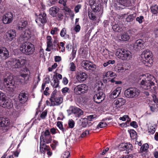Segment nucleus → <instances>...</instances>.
Here are the masks:
<instances>
[{
	"label": "nucleus",
	"instance_id": "obj_56",
	"mask_svg": "<svg viewBox=\"0 0 158 158\" xmlns=\"http://www.w3.org/2000/svg\"><path fill=\"white\" fill-rule=\"evenodd\" d=\"M130 125L134 128H136L138 127L137 122L135 121L131 122L130 123Z\"/></svg>",
	"mask_w": 158,
	"mask_h": 158
},
{
	"label": "nucleus",
	"instance_id": "obj_14",
	"mask_svg": "<svg viewBox=\"0 0 158 158\" xmlns=\"http://www.w3.org/2000/svg\"><path fill=\"white\" fill-rule=\"evenodd\" d=\"M0 106L8 109L12 108L13 106L12 99H0Z\"/></svg>",
	"mask_w": 158,
	"mask_h": 158
},
{
	"label": "nucleus",
	"instance_id": "obj_64",
	"mask_svg": "<svg viewBox=\"0 0 158 158\" xmlns=\"http://www.w3.org/2000/svg\"><path fill=\"white\" fill-rule=\"evenodd\" d=\"M110 71H109L107 72L106 73H105L103 74V77L104 78H105L106 77L109 78L110 77Z\"/></svg>",
	"mask_w": 158,
	"mask_h": 158
},
{
	"label": "nucleus",
	"instance_id": "obj_3",
	"mask_svg": "<svg viewBox=\"0 0 158 158\" xmlns=\"http://www.w3.org/2000/svg\"><path fill=\"white\" fill-rule=\"evenodd\" d=\"M153 77L149 74H143L140 76L142 79L140 82L141 87L145 89H150L151 86L154 85V83L152 81Z\"/></svg>",
	"mask_w": 158,
	"mask_h": 158
},
{
	"label": "nucleus",
	"instance_id": "obj_43",
	"mask_svg": "<svg viewBox=\"0 0 158 158\" xmlns=\"http://www.w3.org/2000/svg\"><path fill=\"white\" fill-rule=\"evenodd\" d=\"M57 126L63 132L65 131L66 130L64 128L62 124V122L58 121L57 123Z\"/></svg>",
	"mask_w": 158,
	"mask_h": 158
},
{
	"label": "nucleus",
	"instance_id": "obj_19",
	"mask_svg": "<svg viewBox=\"0 0 158 158\" xmlns=\"http://www.w3.org/2000/svg\"><path fill=\"white\" fill-rule=\"evenodd\" d=\"M150 101L148 104L150 110L152 112H155L158 108V99H151Z\"/></svg>",
	"mask_w": 158,
	"mask_h": 158
},
{
	"label": "nucleus",
	"instance_id": "obj_24",
	"mask_svg": "<svg viewBox=\"0 0 158 158\" xmlns=\"http://www.w3.org/2000/svg\"><path fill=\"white\" fill-rule=\"evenodd\" d=\"M121 89V87L117 88L112 93L110 96V98L113 99H115L117 98L120 94Z\"/></svg>",
	"mask_w": 158,
	"mask_h": 158
},
{
	"label": "nucleus",
	"instance_id": "obj_46",
	"mask_svg": "<svg viewBox=\"0 0 158 158\" xmlns=\"http://www.w3.org/2000/svg\"><path fill=\"white\" fill-rule=\"evenodd\" d=\"M75 122L72 119L69 120L68 121V126L69 128H72L75 126Z\"/></svg>",
	"mask_w": 158,
	"mask_h": 158
},
{
	"label": "nucleus",
	"instance_id": "obj_41",
	"mask_svg": "<svg viewBox=\"0 0 158 158\" xmlns=\"http://www.w3.org/2000/svg\"><path fill=\"white\" fill-rule=\"evenodd\" d=\"M97 115L95 114H92L87 116V119L89 121H92L95 120L96 118Z\"/></svg>",
	"mask_w": 158,
	"mask_h": 158
},
{
	"label": "nucleus",
	"instance_id": "obj_51",
	"mask_svg": "<svg viewBox=\"0 0 158 158\" xmlns=\"http://www.w3.org/2000/svg\"><path fill=\"white\" fill-rule=\"evenodd\" d=\"M77 50L76 48H73L72 50V52L71 54V57L70 59H72L73 60L75 57Z\"/></svg>",
	"mask_w": 158,
	"mask_h": 158
},
{
	"label": "nucleus",
	"instance_id": "obj_10",
	"mask_svg": "<svg viewBox=\"0 0 158 158\" xmlns=\"http://www.w3.org/2000/svg\"><path fill=\"white\" fill-rule=\"evenodd\" d=\"M102 83L101 82H98L96 84V87H98L97 91L94 92L93 99H104L105 94L102 92L100 91L101 89Z\"/></svg>",
	"mask_w": 158,
	"mask_h": 158
},
{
	"label": "nucleus",
	"instance_id": "obj_13",
	"mask_svg": "<svg viewBox=\"0 0 158 158\" xmlns=\"http://www.w3.org/2000/svg\"><path fill=\"white\" fill-rule=\"evenodd\" d=\"M36 23L39 26L44 24L47 22L46 15L44 13L40 14L35 19Z\"/></svg>",
	"mask_w": 158,
	"mask_h": 158
},
{
	"label": "nucleus",
	"instance_id": "obj_40",
	"mask_svg": "<svg viewBox=\"0 0 158 158\" xmlns=\"http://www.w3.org/2000/svg\"><path fill=\"white\" fill-rule=\"evenodd\" d=\"M151 11L153 14L158 13V6L156 5L152 6L151 8Z\"/></svg>",
	"mask_w": 158,
	"mask_h": 158
},
{
	"label": "nucleus",
	"instance_id": "obj_62",
	"mask_svg": "<svg viewBox=\"0 0 158 158\" xmlns=\"http://www.w3.org/2000/svg\"><path fill=\"white\" fill-rule=\"evenodd\" d=\"M55 79H56L57 80L58 79H60L62 78V76L61 75L56 73L55 75H54Z\"/></svg>",
	"mask_w": 158,
	"mask_h": 158
},
{
	"label": "nucleus",
	"instance_id": "obj_42",
	"mask_svg": "<svg viewBox=\"0 0 158 158\" xmlns=\"http://www.w3.org/2000/svg\"><path fill=\"white\" fill-rule=\"evenodd\" d=\"M60 35L61 37L64 38H66L67 35L66 29L65 28H63L60 31Z\"/></svg>",
	"mask_w": 158,
	"mask_h": 158
},
{
	"label": "nucleus",
	"instance_id": "obj_54",
	"mask_svg": "<svg viewBox=\"0 0 158 158\" xmlns=\"http://www.w3.org/2000/svg\"><path fill=\"white\" fill-rule=\"evenodd\" d=\"M88 16L89 18L91 20H94L96 19V16L95 15L91 12L88 13Z\"/></svg>",
	"mask_w": 158,
	"mask_h": 158
},
{
	"label": "nucleus",
	"instance_id": "obj_32",
	"mask_svg": "<svg viewBox=\"0 0 158 158\" xmlns=\"http://www.w3.org/2000/svg\"><path fill=\"white\" fill-rule=\"evenodd\" d=\"M112 28L114 31L117 32H121L124 29L123 27H120L117 24L113 25L112 27Z\"/></svg>",
	"mask_w": 158,
	"mask_h": 158
},
{
	"label": "nucleus",
	"instance_id": "obj_27",
	"mask_svg": "<svg viewBox=\"0 0 158 158\" xmlns=\"http://www.w3.org/2000/svg\"><path fill=\"white\" fill-rule=\"evenodd\" d=\"M59 10V8L56 6H53L51 7L49 10L50 14L53 17L56 16L57 13Z\"/></svg>",
	"mask_w": 158,
	"mask_h": 158
},
{
	"label": "nucleus",
	"instance_id": "obj_1",
	"mask_svg": "<svg viewBox=\"0 0 158 158\" xmlns=\"http://www.w3.org/2000/svg\"><path fill=\"white\" fill-rule=\"evenodd\" d=\"M27 24V22L23 19L18 22L16 26V29L23 31L19 38V40L21 41L27 40L30 36V32L26 29Z\"/></svg>",
	"mask_w": 158,
	"mask_h": 158
},
{
	"label": "nucleus",
	"instance_id": "obj_50",
	"mask_svg": "<svg viewBox=\"0 0 158 158\" xmlns=\"http://www.w3.org/2000/svg\"><path fill=\"white\" fill-rule=\"evenodd\" d=\"M70 70L71 71H74L76 69V67L73 62H71L70 64Z\"/></svg>",
	"mask_w": 158,
	"mask_h": 158
},
{
	"label": "nucleus",
	"instance_id": "obj_6",
	"mask_svg": "<svg viewBox=\"0 0 158 158\" xmlns=\"http://www.w3.org/2000/svg\"><path fill=\"white\" fill-rule=\"evenodd\" d=\"M152 52L148 50H145L141 55L143 63L146 66H151L153 64Z\"/></svg>",
	"mask_w": 158,
	"mask_h": 158
},
{
	"label": "nucleus",
	"instance_id": "obj_35",
	"mask_svg": "<svg viewBox=\"0 0 158 158\" xmlns=\"http://www.w3.org/2000/svg\"><path fill=\"white\" fill-rule=\"evenodd\" d=\"M107 118H105L102 120V121L99 123L97 126V128H101L107 126V123L104 122L105 120H107Z\"/></svg>",
	"mask_w": 158,
	"mask_h": 158
},
{
	"label": "nucleus",
	"instance_id": "obj_11",
	"mask_svg": "<svg viewBox=\"0 0 158 158\" xmlns=\"http://www.w3.org/2000/svg\"><path fill=\"white\" fill-rule=\"evenodd\" d=\"M88 89V87L86 85L82 84L78 85L74 89V92L77 94H80L81 93H86Z\"/></svg>",
	"mask_w": 158,
	"mask_h": 158
},
{
	"label": "nucleus",
	"instance_id": "obj_52",
	"mask_svg": "<svg viewBox=\"0 0 158 158\" xmlns=\"http://www.w3.org/2000/svg\"><path fill=\"white\" fill-rule=\"evenodd\" d=\"M47 114V111L46 110L43 111L40 115V117L43 119L45 118Z\"/></svg>",
	"mask_w": 158,
	"mask_h": 158
},
{
	"label": "nucleus",
	"instance_id": "obj_47",
	"mask_svg": "<svg viewBox=\"0 0 158 158\" xmlns=\"http://www.w3.org/2000/svg\"><path fill=\"white\" fill-rule=\"evenodd\" d=\"M81 125L83 127H85L88 125V122L86 118H84L81 122Z\"/></svg>",
	"mask_w": 158,
	"mask_h": 158
},
{
	"label": "nucleus",
	"instance_id": "obj_22",
	"mask_svg": "<svg viewBox=\"0 0 158 158\" xmlns=\"http://www.w3.org/2000/svg\"><path fill=\"white\" fill-rule=\"evenodd\" d=\"M8 50L5 48H0V59H6L9 57Z\"/></svg>",
	"mask_w": 158,
	"mask_h": 158
},
{
	"label": "nucleus",
	"instance_id": "obj_33",
	"mask_svg": "<svg viewBox=\"0 0 158 158\" xmlns=\"http://www.w3.org/2000/svg\"><path fill=\"white\" fill-rule=\"evenodd\" d=\"M52 136L50 135L49 136H47V137H46L42 139V141H43V143H45V144L51 143L52 140Z\"/></svg>",
	"mask_w": 158,
	"mask_h": 158
},
{
	"label": "nucleus",
	"instance_id": "obj_5",
	"mask_svg": "<svg viewBox=\"0 0 158 158\" xmlns=\"http://www.w3.org/2000/svg\"><path fill=\"white\" fill-rule=\"evenodd\" d=\"M20 51L27 55L32 54L35 50L34 45L30 42H26L21 44L20 47Z\"/></svg>",
	"mask_w": 158,
	"mask_h": 158
},
{
	"label": "nucleus",
	"instance_id": "obj_49",
	"mask_svg": "<svg viewBox=\"0 0 158 158\" xmlns=\"http://www.w3.org/2000/svg\"><path fill=\"white\" fill-rule=\"evenodd\" d=\"M115 69L116 72L118 73L122 72L123 71H124L125 70V69H124L122 66H117L115 68Z\"/></svg>",
	"mask_w": 158,
	"mask_h": 158
},
{
	"label": "nucleus",
	"instance_id": "obj_12",
	"mask_svg": "<svg viewBox=\"0 0 158 158\" xmlns=\"http://www.w3.org/2000/svg\"><path fill=\"white\" fill-rule=\"evenodd\" d=\"M70 109V110H67L68 112L70 114L72 113L74 114L77 117L79 118L83 114V111L79 108L72 106Z\"/></svg>",
	"mask_w": 158,
	"mask_h": 158
},
{
	"label": "nucleus",
	"instance_id": "obj_63",
	"mask_svg": "<svg viewBox=\"0 0 158 158\" xmlns=\"http://www.w3.org/2000/svg\"><path fill=\"white\" fill-rule=\"evenodd\" d=\"M69 90V88L67 87H65L62 89L61 92L63 94H66L67 92H68Z\"/></svg>",
	"mask_w": 158,
	"mask_h": 158
},
{
	"label": "nucleus",
	"instance_id": "obj_59",
	"mask_svg": "<svg viewBox=\"0 0 158 158\" xmlns=\"http://www.w3.org/2000/svg\"><path fill=\"white\" fill-rule=\"evenodd\" d=\"M134 16H133V14L130 15L126 18V20L127 22H129L131 20H132L134 19Z\"/></svg>",
	"mask_w": 158,
	"mask_h": 158
},
{
	"label": "nucleus",
	"instance_id": "obj_4",
	"mask_svg": "<svg viewBox=\"0 0 158 158\" xmlns=\"http://www.w3.org/2000/svg\"><path fill=\"white\" fill-rule=\"evenodd\" d=\"M25 62V60L23 59H13L6 62L5 67L10 69H19L23 66Z\"/></svg>",
	"mask_w": 158,
	"mask_h": 158
},
{
	"label": "nucleus",
	"instance_id": "obj_25",
	"mask_svg": "<svg viewBox=\"0 0 158 158\" xmlns=\"http://www.w3.org/2000/svg\"><path fill=\"white\" fill-rule=\"evenodd\" d=\"M48 150H50V148L49 146L47 145L45 143H41L40 141V152L43 154H45V153Z\"/></svg>",
	"mask_w": 158,
	"mask_h": 158
},
{
	"label": "nucleus",
	"instance_id": "obj_57",
	"mask_svg": "<svg viewBox=\"0 0 158 158\" xmlns=\"http://www.w3.org/2000/svg\"><path fill=\"white\" fill-rule=\"evenodd\" d=\"M149 132L153 134L156 131V129L153 126L151 127L150 129H148Z\"/></svg>",
	"mask_w": 158,
	"mask_h": 158
},
{
	"label": "nucleus",
	"instance_id": "obj_36",
	"mask_svg": "<svg viewBox=\"0 0 158 158\" xmlns=\"http://www.w3.org/2000/svg\"><path fill=\"white\" fill-rule=\"evenodd\" d=\"M92 9L94 12L99 11L101 9V6L100 5L98 4H95L91 7Z\"/></svg>",
	"mask_w": 158,
	"mask_h": 158
},
{
	"label": "nucleus",
	"instance_id": "obj_2",
	"mask_svg": "<svg viewBox=\"0 0 158 158\" xmlns=\"http://www.w3.org/2000/svg\"><path fill=\"white\" fill-rule=\"evenodd\" d=\"M6 76L7 77L4 78L3 81L0 79V89L6 88L9 92H12L14 89L13 76L11 73H7Z\"/></svg>",
	"mask_w": 158,
	"mask_h": 158
},
{
	"label": "nucleus",
	"instance_id": "obj_44",
	"mask_svg": "<svg viewBox=\"0 0 158 158\" xmlns=\"http://www.w3.org/2000/svg\"><path fill=\"white\" fill-rule=\"evenodd\" d=\"M131 137L132 139H134L136 137V132L134 129H131L130 132Z\"/></svg>",
	"mask_w": 158,
	"mask_h": 158
},
{
	"label": "nucleus",
	"instance_id": "obj_20",
	"mask_svg": "<svg viewBox=\"0 0 158 158\" xmlns=\"http://www.w3.org/2000/svg\"><path fill=\"white\" fill-rule=\"evenodd\" d=\"M143 41L141 40H137L133 44V48L136 51L143 48Z\"/></svg>",
	"mask_w": 158,
	"mask_h": 158
},
{
	"label": "nucleus",
	"instance_id": "obj_31",
	"mask_svg": "<svg viewBox=\"0 0 158 158\" xmlns=\"http://www.w3.org/2000/svg\"><path fill=\"white\" fill-rule=\"evenodd\" d=\"M126 99H119L116 100L114 104L117 107H120L121 106L124 104L126 102Z\"/></svg>",
	"mask_w": 158,
	"mask_h": 158
},
{
	"label": "nucleus",
	"instance_id": "obj_26",
	"mask_svg": "<svg viewBox=\"0 0 158 158\" xmlns=\"http://www.w3.org/2000/svg\"><path fill=\"white\" fill-rule=\"evenodd\" d=\"M23 71L24 73L21 74L20 76L24 78L25 82H26L29 79L30 73L29 70L27 68H24Z\"/></svg>",
	"mask_w": 158,
	"mask_h": 158
},
{
	"label": "nucleus",
	"instance_id": "obj_15",
	"mask_svg": "<svg viewBox=\"0 0 158 158\" xmlns=\"http://www.w3.org/2000/svg\"><path fill=\"white\" fill-rule=\"evenodd\" d=\"M16 34V32L15 30H10L5 34L4 37L7 41H11L15 37Z\"/></svg>",
	"mask_w": 158,
	"mask_h": 158
},
{
	"label": "nucleus",
	"instance_id": "obj_38",
	"mask_svg": "<svg viewBox=\"0 0 158 158\" xmlns=\"http://www.w3.org/2000/svg\"><path fill=\"white\" fill-rule=\"evenodd\" d=\"M47 43L48 48L51 47L52 45V40L51 37L48 36L47 37Z\"/></svg>",
	"mask_w": 158,
	"mask_h": 158
},
{
	"label": "nucleus",
	"instance_id": "obj_37",
	"mask_svg": "<svg viewBox=\"0 0 158 158\" xmlns=\"http://www.w3.org/2000/svg\"><path fill=\"white\" fill-rule=\"evenodd\" d=\"M55 75L53 76V81L51 83L52 85L55 88H56L59 86V81L55 79Z\"/></svg>",
	"mask_w": 158,
	"mask_h": 158
},
{
	"label": "nucleus",
	"instance_id": "obj_16",
	"mask_svg": "<svg viewBox=\"0 0 158 158\" xmlns=\"http://www.w3.org/2000/svg\"><path fill=\"white\" fill-rule=\"evenodd\" d=\"M127 0H117L116 3L114 5V7L116 10L124 9L125 6H127Z\"/></svg>",
	"mask_w": 158,
	"mask_h": 158
},
{
	"label": "nucleus",
	"instance_id": "obj_9",
	"mask_svg": "<svg viewBox=\"0 0 158 158\" xmlns=\"http://www.w3.org/2000/svg\"><path fill=\"white\" fill-rule=\"evenodd\" d=\"M140 93V90L137 89L131 88L125 90L124 95L127 98H136L139 95Z\"/></svg>",
	"mask_w": 158,
	"mask_h": 158
},
{
	"label": "nucleus",
	"instance_id": "obj_53",
	"mask_svg": "<svg viewBox=\"0 0 158 158\" xmlns=\"http://www.w3.org/2000/svg\"><path fill=\"white\" fill-rule=\"evenodd\" d=\"M57 131H59L57 129H55V128L53 127L50 129V131H49L50 133L53 135L57 133V132H56Z\"/></svg>",
	"mask_w": 158,
	"mask_h": 158
},
{
	"label": "nucleus",
	"instance_id": "obj_45",
	"mask_svg": "<svg viewBox=\"0 0 158 158\" xmlns=\"http://www.w3.org/2000/svg\"><path fill=\"white\" fill-rule=\"evenodd\" d=\"M119 119L124 121H125L126 120H127V121H130L131 120V119L128 115H124L122 117H120Z\"/></svg>",
	"mask_w": 158,
	"mask_h": 158
},
{
	"label": "nucleus",
	"instance_id": "obj_23",
	"mask_svg": "<svg viewBox=\"0 0 158 158\" xmlns=\"http://www.w3.org/2000/svg\"><path fill=\"white\" fill-rule=\"evenodd\" d=\"M63 99H49V101H46L47 105L50 106H58L63 102Z\"/></svg>",
	"mask_w": 158,
	"mask_h": 158
},
{
	"label": "nucleus",
	"instance_id": "obj_61",
	"mask_svg": "<svg viewBox=\"0 0 158 158\" xmlns=\"http://www.w3.org/2000/svg\"><path fill=\"white\" fill-rule=\"evenodd\" d=\"M89 130H86L85 131L83 132L81 135L80 137L81 138H83L86 136L87 134H89Z\"/></svg>",
	"mask_w": 158,
	"mask_h": 158
},
{
	"label": "nucleus",
	"instance_id": "obj_60",
	"mask_svg": "<svg viewBox=\"0 0 158 158\" xmlns=\"http://www.w3.org/2000/svg\"><path fill=\"white\" fill-rule=\"evenodd\" d=\"M154 32L156 37H158V25H156L155 27Z\"/></svg>",
	"mask_w": 158,
	"mask_h": 158
},
{
	"label": "nucleus",
	"instance_id": "obj_34",
	"mask_svg": "<svg viewBox=\"0 0 158 158\" xmlns=\"http://www.w3.org/2000/svg\"><path fill=\"white\" fill-rule=\"evenodd\" d=\"M130 38V36L127 33H124L122 34L121 40L123 41H127Z\"/></svg>",
	"mask_w": 158,
	"mask_h": 158
},
{
	"label": "nucleus",
	"instance_id": "obj_39",
	"mask_svg": "<svg viewBox=\"0 0 158 158\" xmlns=\"http://www.w3.org/2000/svg\"><path fill=\"white\" fill-rule=\"evenodd\" d=\"M149 146L148 144L147 143H145L140 148V151L141 152H146L149 148Z\"/></svg>",
	"mask_w": 158,
	"mask_h": 158
},
{
	"label": "nucleus",
	"instance_id": "obj_58",
	"mask_svg": "<svg viewBox=\"0 0 158 158\" xmlns=\"http://www.w3.org/2000/svg\"><path fill=\"white\" fill-rule=\"evenodd\" d=\"M129 122L130 121H127L125 123H123L120 124V126L122 127H126L127 126H129Z\"/></svg>",
	"mask_w": 158,
	"mask_h": 158
},
{
	"label": "nucleus",
	"instance_id": "obj_18",
	"mask_svg": "<svg viewBox=\"0 0 158 158\" xmlns=\"http://www.w3.org/2000/svg\"><path fill=\"white\" fill-rule=\"evenodd\" d=\"M81 64V66L85 67L86 70H94L96 69V66L92 63L88 61L83 60L82 61Z\"/></svg>",
	"mask_w": 158,
	"mask_h": 158
},
{
	"label": "nucleus",
	"instance_id": "obj_30",
	"mask_svg": "<svg viewBox=\"0 0 158 158\" xmlns=\"http://www.w3.org/2000/svg\"><path fill=\"white\" fill-rule=\"evenodd\" d=\"M51 135L48 129H45L44 131L42 132L40 137V141H42V139Z\"/></svg>",
	"mask_w": 158,
	"mask_h": 158
},
{
	"label": "nucleus",
	"instance_id": "obj_48",
	"mask_svg": "<svg viewBox=\"0 0 158 158\" xmlns=\"http://www.w3.org/2000/svg\"><path fill=\"white\" fill-rule=\"evenodd\" d=\"M70 156V153L68 151L64 152L62 154L61 158H69Z\"/></svg>",
	"mask_w": 158,
	"mask_h": 158
},
{
	"label": "nucleus",
	"instance_id": "obj_21",
	"mask_svg": "<svg viewBox=\"0 0 158 158\" xmlns=\"http://www.w3.org/2000/svg\"><path fill=\"white\" fill-rule=\"evenodd\" d=\"M87 77V75L86 73L81 72L77 74L76 78L79 82L81 83L85 81Z\"/></svg>",
	"mask_w": 158,
	"mask_h": 158
},
{
	"label": "nucleus",
	"instance_id": "obj_55",
	"mask_svg": "<svg viewBox=\"0 0 158 158\" xmlns=\"http://www.w3.org/2000/svg\"><path fill=\"white\" fill-rule=\"evenodd\" d=\"M144 19V17L143 16H140L139 17L136 18V21L138 22L139 23H142L143 20Z\"/></svg>",
	"mask_w": 158,
	"mask_h": 158
},
{
	"label": "nucleus",
	"instance_id": "obj_29",
	"mask_svg": "<svg viewBox=\"0 0 158 158\" xmlns=\"http://www.w3.org/2000/svg\"><path fill=\"white\" fill-rule=\"evenodd\" d=\"M19 99H28L29 98L28 92L26 91L22 90L19 94Z\"/></svg>",
	"mask_w": 158,
	"mask_h": 158
},
{
	"label": "nucleus",
	"instance_id": "obj_8",
	"mask_svg": "<svg viewBox=\"0 0 158 158\" xmlns=\"http://www.w3.org/2000/svg\"><path fill=\"white\" fill-rule=\"evenodd\" d=\"M10 125V121L8 118L0 117V127L3 132H6L8 131Z\"/></svg>",
	"mask_w": 158,
	"mask_h": 158
},
{
	"label": "nucleus",
	"instance_id": "obj_7",
	"mask_svg": "<svg viewBox=\"0 0 158 158\" xmlns=\"http://www.w3.org/2000/svg\"><path fill=\"white\" fill-rule=\"evenodd\" d=\"M115 55L118 58L123 60H129L131 56L130 52L124 49H118L116 51Z\"/></svg>",
	"mask_w": 158,
	"mask_h": 158
},
{
	"label": "nucleus",
	"instance_id": "obj_28",
	"mask_svg": "<svg viewBox=\"0 0 158 158\" xmlns=\"http://www.w3.org/2000/svg\"><path fill=\"white\" fill-rule=\"evenodd\" d=\"M88 99H76L75 102L79 106H82L88 104Z\"/></svg>",
	"mask_w": 158,
	"mask_h": 158
},
{
	"label": "nucleus",
	"instance_id": "obj_17",
	"mask_svg": "<svg viewBox=\"0 0 158 158\" xmlns=\"http://www.w3.org/2000/svg\"><path fill=\"white\" fill-rule=\"evenodd\" d=\"M13 15L12 13L8 12L4 14L2 18V21L5 24H8L11 23L13 20Z\"/></svg>",
	"mask_w": 158,
	"mask_h": 158
}]
</instances>
